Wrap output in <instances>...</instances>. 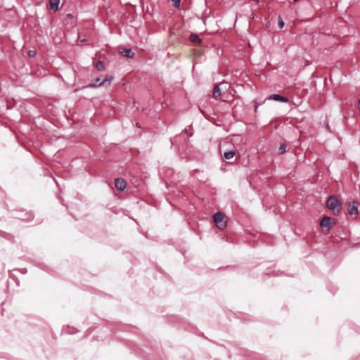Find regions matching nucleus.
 <instances>
[{
  "label": "nucleus",
  "instance_id": "nucleus-3",
  "mask_svg": "<svg viewBox=\"0 0 360 360\" xmlns=\"http://www.w3.org/2000/svg\"><path fill=\"white\" fill-rule=\"evenodd\" d=\"M228 87L226 82H222L218 84H216L214 87L212 95L215 98H218L221 96V91L223 89H226Z\"/></svg>",
  "mask_w": 360,
  "mask_h": 360
},
{
  "label": "nucleus",
  "instance_id": "nucleus-17",
  "mask_svg": "<svg viewBox=\"0 0 360 360\" xmlns=\"http://www.w3.org/2000/svg\"><path fill=\"white\" fill-rule=\"evenodd\" d=\"M102 80H101V78L100 77H97L95 80V82L94 83H97V84H99Z\"/></svg>",
  "mask_w": 360,
  "mask_h": 360
},
{
  "label": "nucleus",
  "instance_id": "nucleus-7",
  "mask_svg": "<svg viewBox=\"0 0 360 360\" xmlns=\"http://www.w3.org/2000/svg\"><path fill=\"white\" fill-rule=\"evenodd\" d=\"M332 223L333 224L335 223V219H332L330 217H324L321 220L320 226L321 227H326V228L330 229V225H331Z\"/></svg>",
  "mask_w": 360,
  "mask_h": 360
},
{
  "label": "nucleus",
  "instance_id": "nucleus-10",
  "mask_svg": "<svg viewBox=\"0 0 360 360\" xmlns=\"http://www.w3.org/2000/svg\"><path fill=\"white\" fill-rule=\"evenodd\" d=\"M190 40L193 43L200 44L201 42V39L199 37V36L197 34H191L190 35Z\"/></svg>",
  "mask_w": 360,
  "mask_h": 360
},
{
  "label": "nucleus",
  "instance_id": "nucleus-11",
  "mask_svg": "<svg viewBox=\"0 0 360 360\" xmlns=\"http://www.w3.org/2000/svg\"><path fill=\"white\" fill-rule=\"evenodd\" d=\"M235 155H236V153L234 150H230L228 152H225L224 154V157L226 160H230V159L233 158L235 156Z\"/></svg>",
  "mask_w": 360,
  "mask_h": 360
},
{
  "label": "nucleus",
  "instance_id": "nucleus-1",
  "mask_svg": "<svg viewBox=\"0 0 360 360\" xmlns=\"http://www.w3.org/2000/svg\"><path fill=\"white\" fill-rule=\"evenodd\" d=\"M341 203L339 202L338 199L335 195H331L328 198L327 200V207L329 210L333 211L335 214L339 213L341 209Z\"/></svg>",
  "mask_w": 360,
  "mask_h": 360
},
{
  "label": "nucleus",
  "instance_id": "nucleus-2",
  "mask_svg": "<svg viewBox=\"0 0 360 360\" xmlns=\"http://www.w3.org/2000/svg\"><path fill=\"white\" fill-rule=\"evenodd\" d=\"M214 221L217 227L223 229L226 226V221H224V214L221 212H217L213 215Z\"/></svg>",
  "mask_w": 360,
  "mask_h": 360
},
{
  "label": "nucleus",
  "instance_id": "nucleus-8",
  "mask_svg": "<svg viewBox=\"0 0 360 360\" xmlns=\"http://www.w3.org/2000/svg\"><path fill=\"white\" fill-rule=\"evenodd\" d=\"M268 100H274L276 101H280L283 103H287L288 101V98L285 96H282L279 94H272L270 95L268 98Z\"/></svg>",
  "mask_w": 360,
  "mask_h": 360
},
{
  "label": "nucleus",
  "instance_id": "nucleus-14",
  "mask_svg": "<svg viewBox=\"0 0 360 360\" xmlns=\"http://www.w3.org/2000/svg\"><path fill=\"white\" fill-rule=\"evenodd\" d=\"M286 150V145L285 143H281L280 145V147L278 148V153L279 154H283L285 152Z\"/></svg>",
  "mask_w": 360,
  "mask_h": 360
},
{
  "label": "nucleus",
  "instance_id": "nucleus-6",
  "mask_svg": "<svg viewBox=\"0 0 360 360\" xmlns=\"http://www.w3.org/2000/svg\"><path fill=\"white\" fill-rule=\"evenodd\" d=\"M113 77L110 75H105V78L99 83V84H97V83H92V84H89V86L91 87H98V86H101L102 85H104L105 83H108V85L110 84L112 80Z\"/></svg>",
  "mask_w": 360,
  "mask_h": 360
},
{
  "label": "nucleus",
  "instance_id": "nucleus-12",
  "mask_svg": "<svg viewBox=\"0 0 360 360\" xmlns=\"http://www.w3.org/2000/svg\"><path fill=\"white\" fill-rule=\"evenodd\" d=\"M122 53L123 54L124 56L125 57H129V58H131L134 56V53L131 51V49H124Z\"/></svg>",
  "mask_w": 360,
  "mask_h": 360
},
{
  "label": "nucleus",
  "instance_id": "nucleus-15",
  "mask_svg": "<svg viewBox=\"0 0 360 360\" xmlns=\"http://www.w3.org/2000/svg\"><path fill=\"white\" fill-rule=\"evenodd\" d=\"M278 27L281 29L284 27V22L283 21V20L281 18H279V20H278Z\"/></svg>",
  "mask_w": 360,
  "mask_h": 360
},
{
  "label": "nucleus",
  "instance_id": "nucleus-18",
  "mask_svg": "<svg viewBox=\"0 0 360 360\" xmlns=\"http://www.w3.org/2000/svg\"><path fill=\"white\" fill-rule=\"evenodd\" d=\"M34 55V52L33 51H29V56H33Z\"/></svg>",
  "mask_w": 360,
  "mask_h": 360
},
{
  "label": "nucleus",
  "instance_id": "nucleus-19",
  "mask_svg": "<svg viewBox=\"0 0 360 360\" xmlns=\"http://www.w3.org/2000/svg\"><path fill=\"white\" fill-rule=\"evenodd\" d=\"M358 104H359V109L360 110V99L359 100V103Z\"/></svg>",
  "mask_w": 360,
  "mask_h": 360
},
{
  "label": "nucleus",
  "instance_id": "nucleus-9",
  "mask_svg": "<svg viewBox=\"0 0 360 360\" xmlns=\"http://www.w3.org/2000/svg\"><path fill=\"white\" fill-rule=\"evenodd\" d=\"M60 0H49L50 9L54 11L58 9Z\"/></svg>",
  "mask_w": 360,
  "mask_h": 360
},
{
  "label": "nucleus",
  "instance_id": "nucleus-16",
  "mask_svg": "<svg viewBox=\"0 0 360 360\" xmlns=\"http://www.w3.org/2000/svg\"><path fill=\"white\" fill-rule=\"evenodd\" d=\"M172 2H174V6L176 7L179 6L181 0H171Z\"/></svg>",
  "mask_w": 360,
  "mask_h": 360
},
{
  "label": "nucleus",
  "instance_id": "nucleus-4",
  "mask_svg": "<svg viewBox=\"0 0 360 360\" xmlns=\"http://www.w3.org/2000/svg\"><path fill=\"white\" fill-rule=\"evenodd\" d=\"M115 186L117 190L122 191L127 188V184L124 179L117 178L115 180Z\"/></svg>",
  "mask_w": 360,
  "mask_h": 360
},
{
  "label": "nucleus",
  "instance_id": "nucleus-13",
  "mask_svg": "<svg viewBox=\"0 0 360 360\" xmlns=\"http://www.w3.org/2000/svg\"><path fill=\"white\" fill-rule=\"evenodd\" d=\"M96 68L98 69V70L99 71H103L105 70V65H104V63L99 60L98 62H97L96 63Z\"/></svg>",
  "mask_w": 360,
  "mask_h": 360
},
{
  "label": "nucleus",
  "instance_id": "nucleus-20",
  "mask_svg": "<svg viewBox=\"0 0 360 360\" xmlns=\"http://www.w3.org/2000/svg\"><path fill=\"white\" fill-rule=\"evenodd\" d=\"M68 17H72V15L71 14H68Z\"/></svg>",
  "mask_w": 360,
  "mask_h": 360
},
{
  "label": "nucleus",
  "instance_id": "nucleus-5",
  "mask_svg": "<svg viewBox=\"0 0 360 360\" xmlns=\"http://www.w3.org/2000/svg\"><path fill=\"white\" fill-rule=\"evenodd\" d=\"M358 202L354 200L348 204L347 212L350 215H356L358 214Z\"/></svg>",
  "mask_w": 360,
  "mask_h": 360
}]
</instances>
